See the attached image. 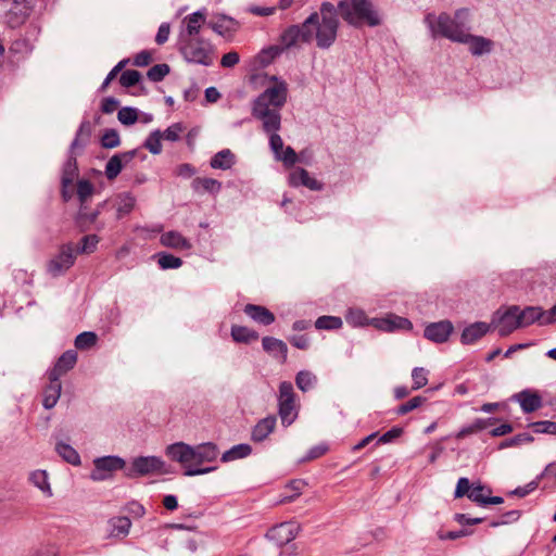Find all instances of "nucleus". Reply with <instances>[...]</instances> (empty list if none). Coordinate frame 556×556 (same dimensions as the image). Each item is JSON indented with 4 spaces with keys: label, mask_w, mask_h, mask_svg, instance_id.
Returning a JSON list of instances; mask_svg holds the SVG:
<instances>
[{
    "label": "nucleus",
    "mask_w": 556,
    "mask_h": 556,
    "mask_svg": "<svg viewBox=\"0 0 556 556\" xmlns=\"http://www.w3.org/2000/svg\"><path fill=\"white\" fill-rule=\"evenodd\" d=\"M271 85L252 102V116L260 121L264 132H276L281 127V110L288 98V85L285 80L270 77Z\"/></svg>",
    "instance_id": "f257e3e1"
},
{
    "label": "nucleus",
    "mask_w": 556,
    "mask_h": 556,
    "mask_svg": "<svg viewBox=\"0 0 556 556\" xmlns=\"http://www.w3.org/2000/svg\"><path fill=\"white\" fill-rule=\"evenodd\" d=\"M165 454L181 465L187 477L206 475L217 469L216 466L202 467L205 463L215 462L219 455L218 446L213 442L190 445L185 442L169 444Z\"/></svg>",
    "instance_id": "f03ea898"
},
{
    "label": "nucleus",
    "mask_w": 556,
    "mask_h": 556,
    "mask_svg": "<svg viewBox=\"0 0 556 556\" xmlns=\"http://www.w3.org/2000/svg\"><path fill=\"white\" fill-rule=\"evenodd\" d=\"M424 23L432 39H447L455 43H460L466 33L472 29L471 13L467 8L457 9L453 14L429 12Z\"/></svg>",
    "instance_id": "7ed1b4c3"
},
{
    "label": "nucleus",
    "mask_w": 556,
    "mask_h": 556,
    "mask_svg": "<svg viewBox=\"0 0 556 556\" xmlns=\"http://www.w3.org/2000/svg\"><path fill=\"white\" fill-rule=\"evenodd\" d=\"M316 18L311 24L312 40H316L319 49H329L336 41L339 29V17L337 8L331 2L325 1L320 4L318 12H313Z\"/></svg>",
    "instance_id": "20e7f679"
},
{
    "label": "nucleus",
    "mask_w": 556,
    "mask_h": 556,
    "mask_svg": "<svg viewBox=\"0 0 556 556\" xmlns=\"http://www.w3.org/2000/svg\"><path fill=\"white\" fill-rule=\"evenodd\" d=\"M336 8L351 26L375 27L381 24L380 14L370 0H340Z\"/></svg>",
    "instance_id": "39448f33"
},
{
    "label": "nucleus",
    "mask_w": 556,
    "mask_h": 556,
    "mask_svg": "<svg viewBox=\"0 0 556 556\" xmlns=\"http://www.w3.org/2000/svg\"><path fill=\"white\" fill-rule=\"evenodd\" d=\"M179 52L188 63L211 66L214 63L215 47L213 43L202 37L180 39Z\"/></svg>",
    "instance_id": "423d86ee"
},
{
    "label": "nucleus",
    "mask_w": 556,
    "mask_h": 556,
    "mask_svg": "<svg viewBox=\"0 0 556 556\" xmlns=\"http://www.w3.org/2000/svg\"><path fill=\"white\" fill-rule=\"evenodd\" d=\"M278 413L281 424L289 427L298 417V405L293 386L289 381H282L279 384Z\"/></svg>",
    "instance_id": "0eeeda50"
},
{
    "label": "nucleus",
    "mask_w": 556,
    "mask_h": 556,
    "mask_svg": "<svg viewBox=\"0 0 556 556\" xmlns=\"http://www.w3.org/2000/svg\"><path fill=\"white\" fill-rule=\"evenodd\" d=\"M30 10L27 0H0V18L12 28L22 25L28 17Z\"/></svg>",
    "instance_id": "6e6552de"
},
{
    "label": "nucleus",
    "mask_w": 556,
    "mask_h": 556,
    "mask_svg": "<svg viewBox=\"0 0 556 556\" xmlns=\"http://www.w3.org/2000/svg\"><path fill=\"white\" fill-rule=\"evenodd\" d=\"M316 18V15L308 17L300 25H291L280 36V43L283 49L296 47L300 43L312 42V33L308 27Z\"/></svg>",
    "instance_id": "1a4fd4ad"
},
{
    "label": "nucleus",
    "mask_w": 556,
    "mask_h": 556,
    "mask_svg": "<svg viewBox=\"0 0 556 556\" xmlns=\"http://www.w3.org/2000/svg\"><path fill=\"white\" fill-rule=\"evenodd\" d=\"M491 325L497 328L500 337H507L515 330L520 329L518 317V305H510L504 309L500 308L492 315Z\"/></svg>",
    "instance_id": "9d476101"
},
{
    "label": "nucleus",
    "mask_w": 556,
    "mask_h": 556,
    "mask_svg": "<svg viewBox=\"0 0 556 556\" xmlns=\"http://www.w3.org/2000/svg\"><path fill=\"white\" fill-rule=\"evenodd\" d=\"M165 462L157 456H139L132 459L130 466L125 468L127 478H137L154 472H163Z\"/></svg>",
    "instance_id": "9b49d317"
},
{
    "label": "nucleus",
    "mask_w": 556,
    "mask_h": 556,
    "mask_svg": "<svg viewBox=\"0 0 556 556\" xmlns=\"http://www.w3.org/2000/svg\"><path fill=\"white\" fill-rule=\"evenodd\" d=\"M126 462L124 458L116 455H108L98 457L93 460V469L90 472V478L93 481H105L112 477V473L117 470H125Z\"/></svg>",
    "instance_id": "f8f14e48"
},
{
    "label": "nucleus",
    "mask_w": 556,
    "mask_h": 556,
    "mask_svg": "<svg viewBox=\"0 0 556 556\" xmlns=\"http://www.w3.org/2000/svg\"><path fill=\"white\" fill-rule=\"evenodd\" d=\"M75 258L76 253L73 244H63L59 253L48 263V273L53 277L63 275L74 265Z\"/></svg>",
    "instance_id": "ddd939ff"
},
{
    "label": "nucleus",
    "mask_w": 556,
    "mask_h": 556,
    "mask_svg": "<svg viewBox=\"0 0 556 556\" xmlns=\"http://www.w3.org/2000/svg\"><path fill=\"white\" fill-rule=\"evenodd\" d=\"M460 43L466 45L468 52L475 58L489 55L495 48V42L492 39L480 35H473L471 34V30L466 33Z\"/></svg>",
    "instance_id": "4468645a"
},
{
    "label": "nucleus",
    "mask_w": 556,
    "mask_h": 556,
    "mask_svg": "<svg viewBox=\"0 0 556 556\" xmlns=\"http://www.w3.org/2000/svg\"><path fill=\"white\" fill-rule=\"evenodd\" d=\"M299 529L300 527L293 522H282L270 528L266 536L278 546H282L296 538Z\"/></svg>",
    "instance_id": "2eb2a0df"
},
{
    "label": "nucleus",
    "mask_w": 556,
    "mask_h": 556,
    "mask_svg": "<svg viewBox=\"0 0 556 556\" xmlns=\"http://www.w3.org/2000/svg\"><path fill=\"white\" fill-rule=\"evenodd\" d=\"M370 326L386 332H393L395 330H410L413 328L410 320L394 314H389L382 318H371Z\"/></svg>",
    "instance_id": "dca6fc26"
},
{
    "label": "nucleus",
    "mask_w": 556,
    "mask_h": 556,
    "mask_svg": "<svg viewBox=\"0 0 556 556\" xmlns=\"http://www.w3.org/2000/svg\"><path fill=\"white\" fill-rule=\"evenodd\" d=\"M98 218L99 210L88 211L86 204H80L75 217V223L83 232L90 230L92 227L97 231H101L104 229L105 224L103 222H99Z\"/></svg>",
    "instance_id": "f3484780"
},
{
    "label": "nucleus",
    "mask_w": 556,
    "mask_h": 556,
    "mask_svg": "<svg viewBox=\"0 0 556 556\" xmlns=\"http://www.w3.org/2000/svg\"><path fill=\"white\" fill-rule=\"evenodd\" d=\"M137 155V150H130L116 153L108 161L105 165V176L109 180L115 179L122 172L123 167L131 162Z\"/></svg>",
    "instance_id": "a211bd4d"
},
{
    "label": "nucleus",
    "mask_w": 556,
    "mask_h": 556,
    "mask_svg": "<svg viewBox=\"0 0 556 556\" xmlns=\"http://www.w3.org/2000/svg\"><path fill=\"white\" fill-rule=\"evenodd\" d=\"M454 330L450 320H441L429 324L424 331L425 338L435 343H444Z\"/></svg>",
    "instance_id": "6ab92c4d"
},
{
    "label": "nucleus",
    "mask_w": 556,
    "mask_h": 556,
    "mask_svg": "<svg viewBox=\"0 0 556 556\" xmlns=\"http://www.w3.org/2000/svg\"><path fill=\"white\" fill-rule=\"evenodd\" d=\"M289 185L292 187L304 186L313 191H320L324 185L309 176L308 172L302 167H296L289 175Z\"/></svg>",
    "instance_id": "aec40b11"
},
{
    "label": "nucleus",
    "mask_w": 556,
    "mask_h": 556,
    "mask_svg": "<svg viewBox=\"0 0 556 556\" xmlns=\"http://www.w3.org/2000/svg\"><path fill=\"white\" fill-rule=\"evenodd\" d=\"M77 362V353L74 350L65 351L56 361L54 367L49 371L48 377L60 380L61 376L71 370Z\"/></svg>",
    "instance_id": "412c9836"
},
{
    "label": "nucleus",
    "mask_w": 556,
    "mask_h": 556,
    "mask_svg": "<svg viewBox=\"0 0 556 556\" xmlns=\"http://www.w3.org/2000/svg\"><path fill=\"white\" fill-rule=\"evenodd\" d=\"M491 327V324L476 321L463 330L460 334V342L465 345L473 344L484 337L490 331Z\"/></svg>",
    "instance_id": "4be33fe9"
},
{
    "label": "nucleus",
    "mask_w": 556,
    "mask_h": 556,
    "mask_svg": "<svg viewBox=\"0 0 556 556\" xmlns=\"http://www.w3.org/2000/svg\"><path fill=\"white\" fill-rule=\"evenodd\" d=\"M262 346L266 353L278 359L281 364L287 362L288 346L282 340L274 337H264L262 339Z\"/></svg>",
    "instance_id": "5701e85b"
},
{
    "label": "nucleus",
    "mask_w": 556,
    "mask_h": 556,
    "mask_svg": "<svg viewBox=\"0 0 556 556\" xmlns=\"http://www.w3.org/2000/svg\"><path fill=\"white\" fill-rule=\"evenodd\" d=\"M184 23L186 24V29L181 33L180 39H182V36L186 38L200 37V30L205 23V14L202 11H195L187 15L184 18Z\"/></svg>",
    "instance_id": "b1692460"
},
{
    "label": "nucleus",
    "mask_w": 556,
    "mask_h": 556,
    "mask_svg": "<svg viewBox=\"0 0 556 556\" xmlns=\"http://www.w3.org/2000/svg\"><path fill=\"white\" fill-rule=\"evenodd\" d=\"M513 400L518 402L525 413H532L542 406V399L538 393L523 390L515 395Z\"/></svg>",
    "instance_id": "393cba45"
},
{
    "label": "nucleus",
    "mask_w": 556,
    "mask_h": 556,
    "mask_svg": "<svg viewBox=\"0 0 556 556\" xmlns=\"http://www.w3.org/2000/svg\"><path fill=\"white\" fill-rule=\"evenodd\" d=\"M160 242L162 245L175 250H190L192 248L191 242L180 232L175 230L162 233Z\"/></svg>",
    "instance_id": "a878e982"
},
{
    "label": "nucleus",
    "mask_w": 556,
    "mask_h": 556,
    "mask_svg": "<svg viewBox=\"0 0 556 556\" xmlns=\"http://www.w3.org/2000/svg\"><path fill=\"white\" fill-rule=\"evenodd\" d=\"M243 312L254 321L268 326L275 321V315L265 306L247 304Z\"/></svg>",
    "instance_id": "bb28decb"
},
{
    "label": "nucleus",
    "mask_w": 556,
    "mask_h": 556,
    "mask_svg": "<svg viewBox=\"0 0 556 556\" xmlns=\"http://www.w3.org/2000/svg\"><path fill=\"white\" fill-rule=\"evenodd\" d=\"M543 308L541 306H526L521 308L518 305V317L521 328L531 326L538 323L542 326Z\"/></svg>",
    "instance_id": "cd10ccee"
},
{
    "label": "nucleus",
    "mask_w": 556,
    "mask_h": 556,
    "mask_svg": "<svg viewBox=\"0 0 556 556\" xmlns=\"http://www.w3.org/2000/svg\"><path fill=\"white\" fill-rule=\"evenodd\" d=\"M277 418L271 415L260 420L252 430V440L255 442L264 441L275 429Z\"/></svg>",
    "instance_id": "c85d7f7f"
},
{
    "label": "nucleus",
    "mask_w": 556,
    "mask_h": 556,
    "mask_svg": "<svg viewBox=\"0 0 556 556\" xmlns=\"http://www.w3.org/2000/svg\"><path fill=\"white\" fill-rule=\"evenodd\" d=\"M61 381L59 379L53 380L52 377H49V384L45 389L42 401V405L46 409H51L56 405L61 395Z\"/></svg>",
    "instance_id": "c756f323"
},
{
    "label": "nucleus",
    "mask_w": 556,
    "mask_h": 556,
    "mask_svg": "<svg viewBox=\"0 0 556 556\" xmlns=\"http://www.w3.org/2000/svg\"><path fill=\"white\" fill-rule=\"evenodd\" d=\"M78 175V167L76 156L74 155V151L70 149L68 157L63 166L62 170V185L65 187H71L74 179Z\"/></svg>",
    "instance_id": "7c9ffc66"
},
{
    "label": "nucleus",
    "mask_w": 556,
    "mask_h": 556,
    "mask_svg": "<svg viewBox=\"0 0 556 556\" xmlns=\"http://www.w3.org/2000/svg\"><path fill=\"white\" fill-rule=\"evenodd\" d=\"M236 162L235 154L229 149L217 152L210 161V165L215 169H229Z\"/></svg>",
    "instance_id": "2f4dec72"
},
{
    "label": "nucleus",
    "mask_w": 556,
    "mask_h": 556,
    "mask_svg": "<svg viewBox=\"0 0 556 556\" xmlns=\"http://www.w3.org/2000/svg\"><path fill=\"white\" fill-rule=\"evenodd\" d=\"M55 452L60 457H62L63 460L73 466H79L81 464L78 452L72 445L63 441L56 442Z\"/></svg>",
    "instance_id": "473e14b6"
},
{
    "label": "nucleus",
    "mask_w": 556,
    "mask_h": 556,
    "mask_svg": "<svg viewBox=\"0 0 556 556\" xmlns=\"http://www.w3.org/2000/svg\"><path fill=\"white\" fill-rule=\"evenodd\" d=\"M251 453H252L251 445H249L247 443H240V444L233 445L231 448H229L228 451L223 453L220 459L223 463H228V462L244 458V457L249 456Z\"/></svg>",
    "instance_id": "72a5a7b5"
},
{
    "label": "nucleus",
    "mask_w": 556,
    "mask_h": 556,
    "mask_svg": "<svg viewBox=\"0 0 556 556\" xmlns=\"http://www.w3.org/2000/svg\"><path fill=\"white\" fill-rule=\"evenodd\" d=\"M109 523L113 536H126L131 527V521L126 516L111 518Z\"/></svg>",
    "instance_id": "f704fd0d"
},
{
    "label": "nucleus",
    "mask_w": 556,
    "mask_h": 556,
    "mask_svg": "<svg viewBox=\"0 0 556 556\" xmlns=\"http://www.w3.org/2000/svg\"><path fill=\"white\" fill-rule=\"evenodd\" d=\"M231 337L238 343H250L258 339V333L244 326H232Z\"/></svg>",
    "instance_id": "c9c22d12"
},
{
    "label": "nucleus",
    "mask_w": 556,
    "mask_h": 556,
    "mask_svg": "<svg viewBox=\"0 0 556 556\" xmlns=\"http://www.w3.org/2000/svg\"><path fill=\"white\" fill-rule=\"evenodd\" d=\"M235 23L233 18L223 15L215 22H210L208 27L219 36H230L235 28L231 25Z\"/></svg>",
    "instance_id": "e433bc0d"
},
{
    "label": "nucleus",
    "mask_w": 556,
    "mask_h": 556,
    "mask_svg": "<svg viewBox=\"0 0 556 556\" xmlns=\"http://www.w3.org/2000/svg\"><path fill=\"white\" fill-rule=\"evenodd\" d=\"M192 189L194 191H200L201 189L203 191L210 192V193H218L222 189V182L214 179V178H195L193 179Z\"/></svg>",
    "instance_id": "4c0bfd02"
},
{
    "label": "nucleus",
    "mask_w": 556,
    "mask_h": 556,
    "mask_svg": "<svg viewBox=\"0 0 556 556\" xmlns=\"http://www.w3.org/2000/svg\"><path fill=\"white\" fill-rule=\"evenodd\" d=\"M316 382L317 377L308 370H301L295 376L296 387L303 392L312 390Z\"/></svg>",
    "instance_id": "58836bf2"
},
{
    "label": "nucleus",
    "mask_w": 556,
    "mask_h": 556,
    "mask_svg": "<svg viewBox=\"0 0 556 556\" xmlns=\"http://www.w3.org/2000/svg\"><path fill=\"white\" fill-rule=\"evenodd\" d=\"M370 319L364 311L359 308H351L345 315V320L352 327H364L370 325Z\"/></svg>",
    "instance_id": "ea45409f"
},
{
    "label": "nucleus",
    "mask_w": 556,
    "mask_h": 556,
    "mask_svg": "<svg viewBox=\"0 0 556 556\" xmlns=\"http://www.w3.org/2000/svg\"><path fill=\"white\" fill-rule=\"evenodd\" d=\"M136 199L130 193H122L117 201V218L129 214L135 207Z\"/></svg>",
    "instance_id": "a19ab883"
},
{
    "label": "nucleus",
    "mask_w": 556,
    "mask_h": 556,
    "mask_svg": "<svg viewBox=\"0 0 556 556\" xmlns=\"http://www.w3.org/2000/svg\"><path fill=\"white\" fill-rule=\"evenodd\" d=\"M91 135L90 122L84 121L76 134L75 139L71 143V150L74 151L77 147H84Z\"/></svg>",
    "instance_id": "79ce46f5"
},
{
    "label": "nucleus",
    "mask_w": 556,
    "mask_h": 556,
    "mask_svg": "<svg viewBox=\"0 0 556 556\" xmlns=\"http://www.w3.org/2000/svg\"><path fill=\"white\" fill-rule=\"evenodd\" d=\"M100 238L97 235H87L80 239L76 254H91L97 250Z\"/></svg>",
    "instance_id": "37998d69"
},
{
    "label": "nucleus",
    "mask_w": 556,
    "mask_h": 556,
    "mask_svg": "<svg viewBox=\"0 0 556 556\" xmlns=\"http://www.w3.org/2000/svg\"><path fill=\"white\" fill-rule=\"evenodd\" d=\"M30 482L41 490L43 493L49 496L52 495L51 488L48 481V475L45 470H36L29 476Z\"/></svg>",
    "instance_id": "c03bdc74"
},
{
    "label": "nucleus",
    "mask_w": 556,
    "mask_h": 556,
    "mask_svg": "<svg viewBox=\"0 0 556 556\" xmlns=\"http://www.w3.org/2000/svg\"><path fill=\"white\" fill-rule=\"evenodd\" d=\"M162 131L160 129L153 130L146 139L143 147L149 150L150 153L157 155L162 152Z\"/></svg>",
    "instance_id": "a18cd8bd"
},
{
    "label": "nucleus",
    "mask_w": 556,
    "mask_h": 556,
    "mask_svg": "<svg viewBox=\"0 0 556 556\" xmlns=\"http://www.w3.org/2000/svg\"><path fill=\"white\" fill-rule=\"evenodd\" d=\"M342 319L338 316L324 315L316 319L315 327L323 330H336L342 327Z\"/></svg>",
    "instance_id": "49530a36"
},
{
    "label": "nucleus",
    "mask_w": 556,
    "mask_h": 556,
    "mask_svg": "<svg viewBox=\"0 0 556 556\" xmlns=\"http://www.w3.org/2000/svg\"><path fill=\"white\" fill-rule=\"evenodd\" d=\"M156 256L162 269H177L182 265V260L173 254L161 252Z\"/></svg>",
    "instance_id": "de8ad7c7"
},
{
    "label": "nucleus",
    "mask_w": 556,
    "mask_h": 556,
    "mask_svg": "<svg viewBox=\"0 0 556 556\" xmlns=\"http://www.w3.org/2000/svg\"><path fill=\"white\" fill-rule=\"evenodd\" d=\"M491 493V489L482 484H472L468 498L480 506H484L486 495Z\"/></svg>",
    "instance_id": "09e8293b"
},
{
    "label": "nucleus",
    "mask_w": 556,
    "mask_h": 556,
    "mask_svg": "<svg viewBox=\"0 0 556 556\" xmlns=\"http://www.w3.org/2000/svg\"><path fill=\"white\" fill-rule=\"evenodd\" d=\"M97 334L92 331H85L79 333L75 339V346L78 350H87L93 346L97 342Z\"/></svg>",
    "instance_id": "8fccbe9b"
},
{
    "label": "nucleus",
    "mask_w": 556,
    "mask_h": 556,
    "mask_svg": "<svg viewBox=\"0 0 556 556\" xmlns=\"http://www.w3.org/2000/svg\"><path fill=\"white\" fill-rule=\"evenodd\" d=\"M94 186L86 179H80L77 182V197L80 204H86V201L93 194Z\"/></svg>",
    "instance_id": "3c124183"
},
{
    "label": "nucleus",
    "mask_w": 556,
    "mask_h": 556,
    "mask_svg": "<svg viewBox=\"0 0 556 556\" xmlns=\"http://www.w3.org/2000/svg\"><path fill=\"white\" fill-rule=\"evenodd\" d=\"M117 118L123 125H134L138 119V110L131 106L122 108L117 113Z\"/></svg>",
    "instance_id": "603ef678"
},
{
    "label": "nucleus",
    "mask_w": 556,
    "mask_h": 556,
    "mask_svg": "<svg viewBox=\"0 0 556 556\" xmlns=\"http://www.w3.org/2000/svg\"><path fill=\"white\" fill-rule=\"evenodd\" d=\"M121 144V138L115 129H106L101 137V146L105 149H114Z\"/></svg>",
    "instance_id": "864d4df0"
},
{
    "label": "nucleus",
    "mask_w": 556,
    "mask_h": 556,
    "mask_svg": "<svg viewBox=\"0 0 556 556\" xmlns=\"http://www.w3.org/2000/svg\"><path fill=\"white\" fill-rule=\"evenodd\" d=\"M170 68L167 64H155L147 73V77L154 83L163 80V78L169 73Z\"/></svg>",
    "instance_id": "5fc2aeb1"
},
{
    "label": "nucleus",
    "mask_w": 556,
    "mask_h": 556,
    "mask_svg": "<svg viewBox=\"0 0 556 556\" xmlns=\"http://www.w3.org/2000/svg\"><path fill=\"white\" fill-rule=\"evenodd\" d=\"M533 437L528 432L518 433L513 438L503 441L500 445L501 448L518 446L525 443L533 442Z\"/></svg>",
    "instance_id": "6e6d98bb"
},
{
    "label": "nucleus",
    "mask_w": 556,
    "mask_h": 556,
    "mask_svg": "<svg viewBox=\"0 0 556 556\" xmlns=\"http://www.w3.org/2000/svg\"><path fill=\"white\" fill-rule=\"evenodd\" d=\"M535 433L556 434V421L542 420L529 425Z\"/></svg>",
    "instance_id": "4d7b16f0"
},
{
    "label": "nucleus",
    "mask_w": 556,
    "mask_h": 556,
    "mask_svg": "<svg viewBox=\"0 0 556 556\" xmlns=\"http://www.w3.org/2000/svg\"><path fill=\"white\" fill-rule=\"evenodd\" d=\"M275 159L281 161L287 167H291L298 162L296 152L290 146L283 148Z\"/></svg>",
    "instance_id": "13d9d810"
},
{
    "label": "nucleus",
    "mask_w": 556,
    "mask_h": 556,
    "mask_svg": "<svg viewBox=\"0 0 556 556\" xmlns=\"http://www.w3.org/2000/svg\"><path fill=\"white\" fill-rule=\"evenodd\" d=\"M141 79V74L135 70H127L122 73L119 83L123 87L129 88L137 85Z\"/></svg>",
    "instance_id": "bf43d9fd"
},
{
    "label": "nucleus",
    "mask_w": 556,
    "mask_h": 556,
    "mask_svg": "<svg viewBox=\"0 0 556 556\" xmlns=\"http://www.w3.org/2000/svg\"><path fill=\"white\" fill-rule=\"evenodd\" d=\"M428 371L422 367H415L412 371L413 390H418L428 383Z\"/></svg>",
    "instance_id": "052dcab7"
},
{
    "label": "nucleus",
    "mask_w": 556,
    "mask_h": 556,
    "mask_svg": "<svg viewBox=\"0 0 556 556\" xmlns=\"http://www.w3.org/2000/svg\"><path fill=\"white\" fill-rule=\"evenodd\" d=\"M184 130L185 127L182 126L181 123H175L162 132L163 139L172 142L178 141Z\"/></svg>",
    "instance_id": "680f3d73"
},
{
    "label": "nucleus",
    "mask_w": 556,
    "mask_h": 556,
    "mask_svg": "<svg viewBox=\"0 0 556 556\" xmlns=\"http://www.w3.org/2000/svg\"><path fill=\"white\" fill-rule=\"evenodd\" d=\"M425 401H426V399L422 396H415V397L410 399L409 401H407L406 403L400 405L396 409V413L399 415H405V414L416 409L417 407H419Z\"/></svg>",
    "instance_id": "e2e57ef3"
},
{
    "label": "nucleus",
    "mask_w": 556,
    "mask_h": 556,
    "mask_svg": "<svg viewBox=\"0 0 556 556\" xmlns=\"http://www.w3.org/2000/svg\"><path fill=\"white\" fill-rule=\"evenodd\" d=\"M485 428V421L482 420V419H478L476 420L472 425H469L467 427H464L462 428L457 434H456V438L457 439H464L466 438L467 435H470L472 433H476L482 429Z\"/></svg>",
    "instance_id": "0e129e2a"
},
{
    "label": "nucleus",
    "mask_w": 556,
    "mask_h": 556,
    "mask_svg": "<svg viewBox=\"0 0 556 556\" xmlns=\"http://www.w3.org/2000/svg\"><path fill=\"white\" fill-rule=\"evenodd\" d=\"M471 488H472V485L470 484L468 478H465V477L459 478L457 481V484H456L455 492H454L455 498H459L465 495L468 497V494L470 493Z\"/></svg>",
    "instance_id": "69168bd1"
},
{
    "label": "nucleus",
    "mask_w": 556,
    "mask_h": 556,
    "mask_svg": "<svg viewBox=\"0 0 556 556\" xmlns=\"http://www.w3.org/2000/svg\"><path fill=\"white\" fill-rule=\"evenodd\" d=\"M520 518V511L519 510H509L503 514L497 521H492L491 527H498L503 525H508L511 522L517 521Z\"/></svg>",
    "instance_id": "338daca9"
},
{
    "label": "nucleus",
    "mask_w": 556,
    "mask_h": 556,
    "mask_svg": "<svg viewBox=\"0 0 556 556\" xmlns=\"http://www.w3.org/2000/svg\"><path fill=\"white\" fill-rule=\"evenodd\" d=\"M277 132H266L269 136V147L275 156L283 149V140Z\"/></svg>",
    "instance_id": "774afa93"
}]
</instances>
